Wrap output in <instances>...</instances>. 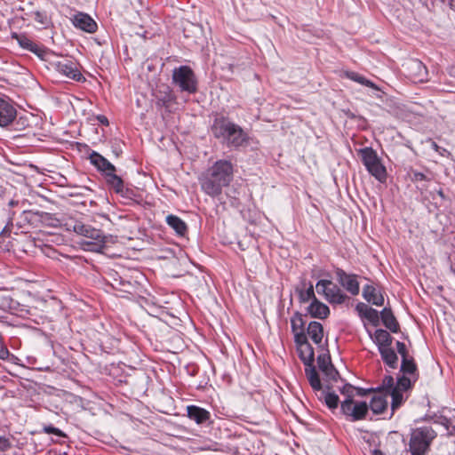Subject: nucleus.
Segmentation results:
<instances>
[{
  "instance_id": "1",
  "label": "nucleus",
  "mask_w": 455,
  "mask_h": 455,
  "mask_svg": "<svg viewBox=\"0 0 455 455\" xmlns=\"http://www.w3.org/2000/svg\"><path fill=\"white\" fill-rule=\"evenodd\" d=\"M234 177V166L228 160L216 161L200 177L202 190L212 197L222 193V188L229 186Z\"/></svg>"
},
{
  "instance_id": "2",
  "label": "nucleus",
  "mask_w": 455,
  "mask_h": 455,
  "mask_svg": "<svg viewBox=\"0 0 455 455\" xmlns=\"http://www.w3.org/2000/svg\"><path fill=\"white\" fill-rule=\"evenodd\" d=\"M64 227L68 231H73L82 236L79 242L84 251H100L106 243V237L100 229L84 224L73 217L65 219Z\"/></svg>"
},
{
  "instance_id": "3",
  "label": "nucleus",
  "mask_w": 455,
  "mask_h": 455,
  "mask_svg": "<svg viewBox=\"0 0 455 455\" xmlns=\"http://www.w3.org/2000/svg\"><path fill=\"white\" fill-rule=\"evenodd\" d=\"M212 132L215 138L221 140L229 148H238L248 140L247 134L239 125L224 117L214 120Z\"/></svg>"
},
{
  "instance_id": "4",
  "label": "nucleus",
  "mask_w": 455,
  "mask_h": 455,
  "mask_svg": "<svg viewBox=\"0 0 455 455\" xmlns=\"http://www.w3.org/2000/svg\"><path fill=\"white\" fill-rule=\"evenodd\" d=\"M436 435V432L431 427L424 426L413 429L409 443L411 454L425 455Z\"/></svg>"
},
{
  "instance_id": "5",
  "label": "nucleus",
  "mask_w": 455,
  "mask_h": 455,
  "mask_svg": "<svg viewBox=\"0 0 455 455\" xmlns=\"http://www.w3.org/2000/svg\"><path fill=\"white\" fill-rule=\"evenodd\" d=\"M359 156L367 171L379 182L387 180V170L377 152L370 147L359 149Z\"/></svg>"
},
{
  "instance_id": "6",
  "label": "nucleus",
  "mask_w": 455,
  "mask_h": 455,
  "mask_svg": "<svg viewBox=\"0 0 455 455\" xmlns=\"http://www.w3.org/2000/svg\"><path fill=\"white\" fill-rule=\"evenodd\" d=\"M172 81L182 92L194 93L197 89V82L194 71L188 66H180L172 71Z\"/></svg>"
},
{
  "instance_id": "7",
  "label": "nucleus",
  "mask_w": 455,
  "mask_h": 455,
  "mask_svg": "<svg viewBox=\"0 0 455 455\" xmlns=\"http://www.w3.org/2000/svg\"><path fill=\"white\" fill-rule=\"evenodd\" d=\"M316 292L324 296L325 299L331 304H342L347 295L341 289L330 280L322 279L315 284Z\"/></svg>"
},
{
  "instance_id": "8",
  "label": "nucleus",
  "mask_w": 455,
  "mask_h": 455,
  "mask_svg": "<svg viewBox=\"0 0 455 455\" xmlns=\"http://www.w3.org/2000/svg\"><path fill=\"white\" fill-rule=\"evenodd\" d=\"M340 410L351 421H358L365 419L369 407L365 402L355 403L353 399H345L341 402Z\"/></svg>"
},
{
  "instance_id": "9",
  "label": "nucleus",
  "mask_w": 455,
  "mask_h": 455,
  "mask_svg": "<svg viewBox=\"0 0 455 455\" xmlns=\"http://www.w3.org/2000/svg\"><path fill=\"white\" fill-rule=\"evenodd\" d=\"M55 66L59 73L64 75L69 79L75 80L76 82H82L85 80L78 69L77 63L71 60L65 59L60 60L55 64Z\"/></svg>"
},
{
  "instance_id": "10",
  "label": "nucleus",
  "mask_w": 455,
  "mask_h": 455,
  "mask_svg": "<svg viewBox=\"0 0 455 455\" xmlns=\"http://www.w3.org/2000/svg\"><path fill=\"white\" fill-rule=\"evenodd\" d=\"M336 277L340 285L352 295H357L360 291V284L357 281V275L347 274L341 268L335 270Z\"/></svg>"
},
{
  "instance_id": "11",
  "label": "nucleus",
  "mask_w": 455,
  "mask_h": 455,
  "mask_svg": "<svg viewBox=\"0 0 455 455\" xmlns=\"http://www.w3.org/2000/svg\"><path fill=\"white\" fill-rule=\"evenodd\" d=\"M299 356L306 366H310L314 362V349L307 341V336H299L295 340Z\"/></svg>"
},
{
  "instance_id": "12",
  "label": "nucleus",
  "mask_w": 455,
  "mask_h": 455,
  "mask_svg": "<svg viewBox=\"0 0 455 455\" xmlns=\"http://www.w3.org/2000/svg\"><path fill=\"white\" fill-rule=\"evenodd\" d=\"M17 111L9 99L0 97V126L6 127L16 118Z\"/></svg>"
},
{
  "instance_id": "13",
  "label": "nucleus",
  "mask_w": 455,
  "mask_h": 455,
  "mask_svg": "<svg viewBox=\"0 0 455 455\" xmlns=\"http://www.w3.org/2000/svg\"><path fill=\"white\" fill-rule=\"evenodd\" d=\"M410 77L414 82L427 81V70L425 65L419 60H410L407 64Z\"/></svg>"
},
{
  "instance_id": "14",
  "label": "nucleus",
  "mask_w": 455,
  "mask_h": 455,
  "mask_svg": "<svg viewBox=\"0 0 455 455\" xmlns=\"http://www.w3.org/2000/svg\"><path fill=\"white\" fill-rule=\"evenodd\" d=\"M72 24L81 30L87 33H94L97 29V23L94 20L84 12H78L71 19Z\"/></svg>"
},
{
  "instance_id": "15",
  "label": "nucleus",
  "mask_w": 455,
  "mask_h": 455,
  "mask_svg": "<svg viewBox=\"0 0 455 455\" xmlns=\"http://www.w3.org/2000/svg\"><path fill=\"white\" fill-rule=\"evenodd\" d=\"M89 159L91 164L98 171L103 172L106 177L116 172V167L108 159L95 151L89 156Z\"/></svg>"
},
{
  "instance_id": "16",
  "label": "nucleus",
  "mask_w": 455,
  "mask_h": 455,
  "mask_svg": "<svg viewBox=\"0 0 455 455\" xmlns=\"http://www.w3.org/2000/svg\"><path fill=\"white\" fill-rule=\"evenodd\" d=\"M370 337L374 344L378 347L379 352L391 347L393 338L386 330L378 329L374 333H371Z\"/></svg>"
},
{
  "instance_id": "17",
  "label": "nucleus",
  "mask_w": 455,
  "mask_h": 455,
  "mask_svg": "<svg viewBox=\"0 0 455 455\" xmlns=\"http://www.w3.org/2000/svg\"><path fill=\"white\" fill-rule=\"evenodd\" d=\"M187 412L188 417L194 420L196 424H203L209 420L210 419V412L199 406L196 405H188L187 406Z\"/></svg>"
},
{
  "instance_id": "18",
  "label": "nucleus",
  "mask_w": 455,
  "mask_h": 455,
  "mask_svg": "<svg viewBox=\"0 0 455 455\" xmlns=\"http://www.w3.org/2000/svg\"><path fill=\"white\" fill-rule=\"evenodd\" d=\"M387 396L388 395L378 392L372 396L368 407L372 411L374 414L382 413L387 409L388 404Z\"/></svg>"
},
{
  "instance_id": "19",
  "label": "nucleus",
  "mask_w": 455,
  "mask_h": 455,
  "mask_svg": "<svg viewBox=\"0 0 455 455\" xmlns=\"http://www.w3.org/2000/svg\"><path fill=\"white\" fill-rule=\"evenodd\" d=\"M363 297L365 300L372 303L375 306H382L384 304V298L372 285H365L363 289Z\"/></svg>"
},
{
  "instance_id": "20",
  "label": "nucleus",
  "mask_w": 455,
  "mask_h": 455,
  "mask_svg": "<svg viewBox=\"0 0 455 455\" xmlns=\"http://www.w3.org/2000/svg\"><path fill=\"white\" fill-rule=\"evenodd\" d=\"M307 311L313 317L321 319L326 318L330 314L329 307L325 304L320 302L317 299H315L311 302L308 306Z\"/></svg>"
},
{
  "instance_id": "21",
  "label": "nucleus",
  "mask_w": 455,
  "mask_h": 455,
  "mask_svg": "<svg viewBox=\"0 0 455 455\" xmlns=\"http://www.w3.org/2000/svg\"><path fill=\"white\" fill-rule=\"evenodd\" d=\"M166 223L176 232L180 236H184L188 231V226L180 217L170 214L166 217Z\"/></svg>"
},
{
  "instance_id": "22",
  "label": "nucleus",
  "mask_w": 455,
  "mask_h": 455,
  "mask_svg": "<svg viewBox=\"0 0 455 455\" xmlns=\"http://www.w3.org/2000/svg\"><path fill=\"white\" fill-rule=\"evenodd\" d=\"M381 319L383 322V324L390 330L392 332H397L399 329V324L394 316L391 309L385 307L381 313Z\"/></svg>"
},
{
  "instance_id": "23",
  "label": "nucleus",
  "mask_w": 455,
  "mask_h": 455,
  "mask_svg": "<svg viewBox=\"0 0 455 455\" xmlns=\"http://www.w3.org/2000/svg\"><path fill=\"white\" fill-rule=\"evenodd\" d=\"M291 325L292 333L294 334V340L298 339V337L300 335L307 336L304 331L305 323L301 314H294V315L291 319Z\"/></svg>"
},
{
  "instance_id": "24",
  "label": "nucleus",
  "mask_w": 455,
  "mask_h": 455,
  "mask_svg": "<svg viewBox=\"0 0 455 455\" xmlns=\"http://www.w3.org/2000/svg\"><path fill=\"white\" fill-rule=\"evenodd\" d=\"M307 334L315 344H320L323 337V325L318 322H311L307 326Z\"/></svg>"
},
{
  "instance_id": "25",
  "label": "nucleus",
  "mask_w": 455,
  "mask_h": 455,
  "mask_svg": "<svg viewBox=\"0 0 455 455\" xmlns=\"http://www.w3.org/2000/svg\"><path fill=\"white\" fill-rule=\"evenodd\" d=\"M381 359L391 369H395L398 364V356L392 347L379 351Z\"/></svg>"
},
{
  "instance_id": "26",
  "label": "nucleus",
  "mask_w": 455,
  "mask_h": 455,
  "mask_svg": "<svg viewBox=\"0 0 455 455\" xmlns=\"http://www.w3.org/2000/svg\"><path fill=\"white\" fill-rule=\"evenodd\" d=\"M305 372L312 388L316 391H321V380L313 364H311L310 366H306Z\"/></svg>"
},
{
  "instance_id": "27",
  "label": "nucleus",
  "mask_w": 455,
  "mask_h": 455,
  "mask_svg": "<svg viewBox=\"0 0 455 455\" xmlns=\"http://www.w3.org/2000/svg\"><path fill=\"white\" fill-rule=\"evenodd\" d=\"M345 76L346 77H347L348 79L354 81V82H356L362 85H364V86H367V87H370L375 91H378L379 92L380 89L379 86H377L374 83H372L371 80L367 79L366 77H364L363 76L358 74V73H355V72H353V71H347L345 73Z\"/></svg>"
},
{
  "instance_id": "28",
  "label": "nucleus",
  "mask_w": 455,
  "mask_h": 455,
  "mask_svg": "<svg viewBox=\"0 0 455 455\" xmlns=\"http://www.w3.org/2000/svg\"><path fill=\"white\" fill-rule=\"evenodd\" d=\"M401 371L403 375H410L413 378V381H416L417 366L412 357L410 356L402 359Z\"/></svg>"
},
{
  "instance_id": "29",
  "label": "nucleus",
  "mask_w": 455,
  "mask_h": 455,
  "mask_svg": "<svg viewBox=\"0 0 455 455\" xmlns=\"http://www.w3.org/2000/svg\"><path fill=\"white\" fill-rule=\"evenodd\" d=\"M356 309L363 316L367 318L371 323H375L379 321V312L376 309L369 307L363 303H359L356 306Z\"/></svg>"
},
{
  "instance_id": "30",
  "label": "nucleus",
  "mask_w": 455,
  "mask_h": 455,
  "mask_svg": "<svg viewBox=\"0 0 455 455\" xmlns=\"http://www.w3.org/2000/svg\"><path fill=\"white\" fill-rule=\"evenodd\" d=\"M107 181L108 185H110L111 188L115 190V192L118 194H122L124 192V186L123 180L119 176L116 175L115 172L107 176Z\"/></svg>"
},
{
  "instance_id": "31",
  "label": "nucleus",
  "mask_w": 455,
  "mask_h": 455,
  "mask_svg": "<svg viewBox=\"0 0 455 455\" xmlns=\"http://www.w3.org/2000/svg\"><path fill=\"white\" fill-rule=\"evenodd\" d=\"M394 379L392 376H386L383 379L382 384L380 387H377L379 393L388 395L393 389L395 388Z\"/></svg>"
},
{
  "instance_id": "32",
  "label": "nucleus",
  "mask_w": 455,
  "mask_h": 455,
  "mask_svg": "<svg viewBox=\"0 0 455 455\" xmlns=\"http://www.w3.org/2000/svg\"><path fill=\"white\" fill-rule=\"evenodd\" d=\"M388 395L391 396V410L394 412L397 410L404 402V397L402 391L393 389Z\"/></svg>"
},
{
  "instance_id": "33",
  "label": "nucleus",
  "mask_w": 455,
  "mask_h": 455,
  "mask_svg": "<svg viewBox=\"0 0 455 455\" xmlns=\"http://www.w3.org/2000/svg\"><path fill=\"white\" fill-rule=\"evenodd\" d=\"M19 44L32 52H37L38 47L36 44L33 43L28 37L25 36H16Z\"/></svg>"
},
{
  "instance_id": "34",
  "label": "nucleus",
  "mask_w": 455,
  "mask_h": 455,
  "mask_svg": "<svg viewBox=\"0 0 455 455\" xmlns=\"http://www.w3.org/2000/svg\"><path fill=\"white\" fill-rule=\"evenodd\" d=\"M299 297L301 302H308L309 300H314L315 298L314 286L309 284L307 289H301L299 291Z\"/></svg>"
},
{
  "instance_id": "35",
  "label": "nucleus",
  "mask_w": 455,
  "mask_h": 455,
  "mask_svg": "<svg viewBox=\"0 0 455 455\" xmlns=\"http://www.w3.org/2000/svg\"><path fill=\"white\" fill-rule=\"evenodd\" d=\"M412 382H414L412 377H411V376L407 377V376L403 375L398 379L397 383L394 389L399 390L402 392L406 391L411 387Z\"/></svg>"
},
{
  "instance_id": "36",
  "label": "nucleus",
  "mask_w": 455,
  "mask_h": 455,
  "mask_svg": "<svg viewBox=\"0 0 455 455\" xmlns=\"http://www.w3.org/2000/svg\"><path fill=\"white\" fill-rule=\"evenodd\" d=\"M323 399L330 409H336L339 405V396L335 393L323 392Z\"/></svg>"
},
{
  "instance_id": "37",
  "label": "nucleus",
  "mask_w": 455,
  "mask_h": 455,
  "mask_svg": "<svg viewBox=\"0 0 455 455\" xmlns=\"http://www.w3.org/2000/svg\"><path fill=\"white\" fill-rule=\"evenodd\" d=\"M317 363L322 372L324 371H328L329 366L332 365L330 356L326 355H320L317 357Z\"/></svg>"
},
{
  "instance_id": "38",
  "label": "nucleus",
  "mask_w": 455,
  "mask_h": 455,
  "mask_svg": "<svg viewBox=\"0 0 455 455\" xmlns=\"http://www.w3.org/2000/svg\"><path fill=\"white\" fill-rule=\"evenodd\" d=\"M339 390L342 395H346L345 399H353L355 387L350 384H345Z\"/></svg>"
},
{
  "instance_id": "39",
  "label": "nucleus",
  "mask_w": 455,
  "mask_h": 455,
  "mask_svg": "<svg viewBox=\"0 0 455 455\" xmlns=\"http://www.w3.org/2000/svg\"><path fill=\"white\" fill-rule=\"evenodd\" d=\"M325 377L330 380H336L339 377L338 371L334 368L333 365L329 366L328 371H323Z\"/></svg>"
},
{
  "instance_id": "40",
  "label": "nucleus",
  "mask_w": 455,
  "mask_h": 455,
  "mask_svg": "<svg viewBox=\"0 0 455 455\" xmlns=\"http://www.w3.org/2000/svg\"><path fill=\"white\" fill-rule=\"evenodd\" d=\"M44 432L46 434H53L55 435L65 437L66 435L59 428L50 425L44 427Z\"/></svg>"
},
{
  "instance_id": "41",
  "label": "nucleus",
  "mask_w": 455,
  "mask_h": 455,
  "mask_svg": "<svg viewBox=\"0 0 455 455\" xmlns=\"http://www.w3.org/2000/svg\"><path fill=\"white\" fill-rule=\"evenodd\" d=\"M11 447L10 440L5 436L0 435V452L7 451Z\"/></svg>"
},
{
  "instance_id": "42",
  "label": "nucleus",
  "mask_w": 455,
  "mask_h": 455,
  "mask_svg": "<svg viewBox=\"0 0 455 455\" xmlns=\"http://www.w3.org/2000/svg\"><path fill=\"white\" fill-rule=\"evenodd\" d=\"M396 349H397V352L401 355L402 359H403L404 357H410L404 343H403L401 341H397L396 342Z\"/></svg>"
},
{
  "instance_id": "43",
  "label": "nucleus",
  "mask_w": 455,
  "mask_h": 455,
  "mask_svg": "<svg viewBox=\"0 0 455 455\" xmlns=\"http://www.w3.org/2000/svg\"><path fill=\"white\" fill-rule=\"evenodd\" d=\"M431 147L433 149H435L436 152H438L441 156H444L445 153H448V151L446 149L440 148L435 142H432Z\"/></svg>"
},
{
  "instance_id": "44",
  "label": "nucleus",
  "mask_w": 455,
  "mask_h": 455,
  "mask_svg": "<svg viewBox=\"0 0 455 455\" xmlns=\"http://www.w3.org/2000/svg\"><path fill=\"white\" fill-rule=\"evenodd\" d=\"M413 180L416 181H420L427 180V177L424 173L417 172L413 173Z\"/></svg>"
},
{
  "instance_id": "45",
  "label": "nucleus",
  "mask_w": 455,
  "mask_h": 455,
  "mask_svg": "<svg viewBox=\"0 0 455 455\" xmlns=\"http://www.w3.org/2000/svg\"><path fill=\"white\" fill-rule=\"evenodd\" d=\"M35 16H36V17H35V20H36V21H38V22H40V23H42V24H44V16H43V14H42L41 12H36L35 13Z\"/></svg>"
},
{
  "instance_id": "46",
  "label": "nucleus",
  "mask_w": 455,
  "mask_h": 455,
  "mask_svg": "<svg viewBox=\"0 0 455 455\" xmlns=\"http://www.w3.org/2000/svg\"><path fill=\"white\" fill-rule=\"evenodd\" d=\"M8 304V299L0 294V308H4Z\"/></svg>"
},
{
  "instance_id": "47",
  "label": "nucleus",
  "mask_w": 455,
  "mask_h": 455,
  "mask_svg": "<svg viewBox=\"0 0 455 455\" xmlns=\"http://www.w3.org/2000/svg\"><path fill=\"white\" fill-rule=\"evenodd\" d=\"M161 100H163L164 104H165L172 100V95L170 93H166V95L161 99Z\"/></svg>"
},
{
  "instance_id": "48",
  "label": "nucleus",
  "mask_w": 455,
  "mask_h": 455,
  "mask_svg": "<svg viewBox=\"0 0 455 455\" xmlns=\"http://www.w3.org/2000/svg\"><path fill=\"white\" fill-rule=\"evenodd\" d=\"M98 120L101 123V124H108V118L104 116H98Z\"/></svg>"
},
{
  "instance_id": "49",
  "label": "nucleus",
  "mask_w": 455,
  "mask_h": 455,
  "mask_svg": "<svg viewBox=\"0 0 455 455\" xmlns=\"http://www.w3.org/2000/svg\"><path fill=\"white\" fill-rule=\"evenodd\" d=\"M437 194H438V196H439L442 199H445L444 193H443V191L442 189H439V190L437 191Z\"/></svg>"
},
{
  "instance_id": "50",
  "label": "nucleus",
  "mask_w": 455,
  "mask_h": 455,
  "mask_svg": "<svg viewBox=\"0 0 455 455\" xmlns=\"http://www.w3.org/2000/svg\"><path fill=\"white\" fill-rule=\"evenodd\" d=\"M372 455H384L380 451H373Z\"/></svg>"
},
{
  "instance_id": "51",
  "label": "nucleus",
  "mask_w": 455,
  "mask_h": 455,
  "mask_svg": "<svg viewBox=\"0 0 455 455\" xmlns=\"http://www.w3.org/2000/svg\"><path fill=\"white\" fill-rule=\"evenodd\" d=\"M17 204H18V202L12 200V201H10L9 205H10V206H14V205H16Z\"/></svg>"
}]
</instances>
